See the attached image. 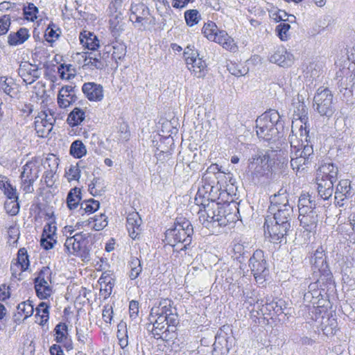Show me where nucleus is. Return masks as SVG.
<instances>
[{"instance_id":"1","label":"nucleus","mask_w":355,"mask_h":355,"mask_svg":"<svg viewBox=\"0 0 355 355\" xmlns=\"http://www.w3.org/2000/svg\"><path fill=\"white\" fill-rule=\"evenodd\" d=\"M282 117L276 110H269L256 120V132L258 137L266 141H275L279 139L283 128Z\"/></svg>"},{"instance_id":"2","label":"nucleus","mask_w":355,"mask_h":355,"mask_svg":"<svg viewBox=\"0 0 355 355\" xmlns=\"http://www.w3.org/2000/svg\"><path fill=\"white\" fill-rule=\"evenodd\" d=\"M299 219L301 226L307 232L315 231L323 207L309 194L302 195L298 200Z\"/></svg>"},{"instance_id":"3","label":"nucleus","mask_w":355,"mask_h":355,"mask_svg":"<svg viewBox=\"0 0 355 355\" xmlns=\"http://www.w3.org/2000/svg\"><path fill=\"white\" fill-rule=\"evenodd\" d=\"M193 232L190 221L184 218H177L174 227L166 231L165 239L172 246L181 243L182 246L180 250H186L191 243Z\"/></svg>"},{"instance_id":"4","label":"nucleus","mask_w":355,"mask_h":355,"mask_svg":"<svg viewBox=\"0 0 355 355\" xmlns=\"http://www.w3.org/2000/svg\"><path fill=\"white\" fill-rule=\"evenodd\" d=\"M338 168L333 164H326L319 168L317 173V189L318 195L323 200L331 197L334 183L338 179Z\"/></svg>"},{"instance_id":"5","label":"nucleus","mask_w":355,"mask_h":355,"mask_svg":"<svg viewBox=\"0 0 355 355\" xmlns=\"http://www.w3.org/2000/svg\"><path fill=\"white\" fill-rule=\"evenodd\" d=\"M312 262L313 273L318 278L315 282L309 284L308 291L311 292L317 299L321 295L318 284L331 281L332 275L322 252L317 250L312 257Z\"/></svg>"},{"instance_id":"6","label":"nucleus","mask_w":355,"mask_h":355,"mask_svg":"<svg viewBox=\"0 0 355 355\" xmlns=\"http://www.w3.org/2000/svg\"><path fill=\"white\" fill-rule=\"evenodd\" d=\"M354 196L350 182L348 180H341L336 186L334 199L336 206L344 207V209H340L337 216H340L343 211L345 215L349 213L354 205Z\"/></svg>"},{"instance_id":"7","label":"nucleus","mask_w":355,"mask_h":355,"mask_svg":"<svg viewBox=\"0 0 355 355\" xmlns=\"http://www.w3.org/2000/svg\"><path fill=\"white\" fill-rule=\"evenodd\" d=\"M313 109L322 116L331 117L336 109L334 96L328 88L320 87L313 97Z\"/></svg>"},{"instance_id":"8","label":"nucleus","mask_w":355,"mask_h":355,"mask_svg":"<svg viewBox=\"0 0 355 355\" xmlns=\"http://www.w3.org/2000/svg\"><path fill=\"white\" fill-rule=\"evenodd\" d=\"M272 164L269 154L259 151L248 159V173L253 180L259 179L270 171Z\"/></svg>"},{"instance_id":"9","label":"nucleus","mask_w":355,"mask_h":355,"mask_svg":"<svg viewBox=\"0 0 355 355\" xmlns=\"http://www.w3.org/2000/svg\"><path fill=\"white\" fill-rule=\"evenodd\" d=\"M264 232L270 241L273 243H286V236L291 229V223L275 222L268 216L265 219Z\"/></svg>"},{"instance_id":"10","label":"nucleus","mask_w":355,"mask_h":355,"mask_svg":"<svg viewBox=\"0 0 355 355\" xmlns=\"http://www.w3.org/2000/svg\"><path fill=\"white\" fill-rule=\"evenodd\" d=\"M184 57L188 69L197 78H203L207 73V64L205 60L199 58L198 52L193 46H188L184 49Z\"/></svg>"},{"instance_id":"11","label":"nucleus","mask_w":355,"mask_h":355,"mask_svg":"<svg viewBox=\"0 0 355 355\" xmlns=\"http://www.w3.org/2000/svg\"><path fill=\"white\" fill-rule=\"evenodd\" d=\"M51 273L49 267H43L35 279V288L40 299H46L51 295L52 289L49 284L51 282Z\"/></svg>"},{"instance_id":"12","label":"nucleus","mask_w":355,"mask_h":355,"mask_svg":"<svg viewBox=\"0 0 355 355\" xmlns=\"http://www.w3.org/2000/svg\"><path fill=\"white\" fill-rule=\"evenodd\" d=\"M249 267L257 281L264 279L268 273V268L262 250H257L254 252L249 260Z\"/></svg>"},{"instance_id":"13","label":"nucleus","mask_w":355,"mask_h":355,"mask_svg":"<svg viewBox=\"0 0 355 355\" xmlns=\"http://www.w3.org/2000/svg\"><path fill=\"white\" fill-rule=\"evenodd\" d=\"M54 113L47 110L39 113L35 118V129L39 137H47L53 129L55 122Z\"/></svg>"},{"instance_id":"14","label":"nucleus","mask_w":355,"mask_h":355,"mask_svg":"<svg viewBox=\"0 0 355 355\" xmlns=\"http://www.w3.org/2000/svg\"><path fill=\"white\" fill-rule=\"evenodd\" d=\"M307 117L306 116L300 117V123L304 124V127L301 124L300 127L298 130L300 132V140H299L297 134H294L293 125H292V135H289V142L291 144V152L294 151L295 150L302 147L304 145H306L305 142L308 143V137H309V130H307L306 120ZM297 123V121H295ZM295 122L293 121V125H294Z\"/></svg>"},{"instance_id":"15","label":"nucleus","mask_w":355,"mask_h":355,"mask_svg":"<svg viewBox=\"0 0 355 355\" xmlns=\"http://www.w3.org/2000/svg\"><path fill=\"white\" fill-rule=\"evenodd\" d=\"M271 63L276 64L282 67H289L294 62L293 55L288 52L283 46L277 47L268 57Z\"/></svg>"},{"instance_id":"16","label":"nucleus","mask_w":355,"mask_h":355,"mask_svg":"<svg viewBox=\"0 0 355 355\" xmlns=\"http://www.w3.org/2000/svg\"><path fill=\"white\" fill-rule=\"evenodd\" d=\"M130 19L135 23L144 25L147 23L150 15L148 8L143 3L132 4Z\"/></svg>"},{"instance_id":"17","label":"nucleus","mask_w":355,"mask_h":355,"mask_svg":"<svg viewBox=\"0 0 355 355\" xmlns=\"http://www.w3.org/2000/svg\"><path fill=\"white\" fill-rule=\"evenodd\" d=\"M82 91L90 101H101L104 96L103 86L94 82L84 83L82 87Z\"/></svg>"},{"instance_id":"18","label":"nucleus","mask_w":355,"mask_h":355,"mask_svg":"<svg viewBox=\"0 0 355 355\" xmlns=\"http://www.w3.org/2000/svg\"><path fill=\"white\" fill-rule=\"evenodd\" d=\"M18 74L26 85H31L40 76L39 70L28 62H22L18 69Z\"/></svg>"},{"instance_id":"19","label":"nucleus","mask_w":355,"mask_h":355,"mask_svg":"<svg viewBox=\"0 0 355 355\" xmlns=\"http://www.w3.org/2000/svg\"><path fill=\"white\" fill-rule=\"evenodd\" d=\"M126 222L130 236L132 239H138L141 232V225L142 222L139 214L137 212L130 213L127 216Z\"/></svg>"},{"instance_id":"20","label":"nucleus","mask_w":355,"mask_h":355,"mask_svg":"<svg viewBox=\"0 0 355 355\" xmlns=\"http://www.w3.org/2000/svg\"><path fill=\"white\" fill-rule=\"evenodd\" d=\"M215 219L217 226H226L236 220V215L230 212V205H219Z\"/></svg>"},{"instance_id":"21","label":"nucleus","mask_w":355,"mask_h":355,"mask_svg":"<svg viewBox=\"0 0 355 355\" xmlns=\"http://www.w3.org/2000/svg\"><path fill=\"white\" fill-rule=\"evenodd\" d=\"M273 214L272 217H270L275 222L284 224V223H290L293 216V209L291 205H286L285 207L275 209V210H269Z\"/></svg>"},{"instance_id":"22","label":"nucleus","mask_w":355,"mask_h":355,"mask_svg":"<svg viewBox=\"0 0 355 355\" xmlns=\"http://www.w3.org/2000/svg\"><path fill=\"white\" fill-rule=\"evenodd\" d=\"M209 189H210V191L213 189V186L211 184L208 183L202 185L201 188L198 189L194 199L196 205L202 207V209L211 205L212 202H214V200H210V194L208 193Z\"/></svg>"},{"instance_id":"23","label":"nucleus","mask_w":355,"mask_h":355,"mask_svg":"<svg viewBox=\"0 0 355 355\" xmlns=\"http://www.w3.org/2000/svg\"><path fill=\"white\" fill-rule=\"evenodd\" d=\"M74 87L67 85L62 87L58 95V103L62 108H66L75 101Z\"/></svg>"},{"instance_id":"24","label":"nucleus","mask_w":355,"mask_h":355,"mask_svg":"<svg viewBox=\"0 0 355 355\" xmlns=\"http://www.w3.org/2000/svg\"><path fill=\"white\" fill-rule=\"evenodd\" d=\"M64 229L67 234V239L64 245L65 251L69 254L76 256V246L79 241L78 237H80V232L73 235L74 230L71 226L65 227Z\"/></svg>"},{"instance_id":"25","label":"nucleus","mask_w":355,"mask_h":355,"mask_svg":"<svg viewBox=\"0 0 355 355\" xmlns=\"http://www.w3.org/2000/svg\"><path fill=\"white\" fill-rule=\"evenodd\" d=\"M88 237L87 234L80 232L79 241L76 246V256L81 257L83 261H89L90 258V250L87 246Z\"/></svg>"},{"instance_id":"26","label":"nucleus","mask_w":355,"mask_h":355,"mask_svg":"<svg viewBox=\"0 0 355 355\" xmlns=\"http://www.w3.org/2000/svg\"><path fill=\"white\" fill-rule=\"evenodd\" d=\"M312 159H306L302 157H297L291 155V166L292 168L296 172V175L301 176L304 175L306 172L308 165L311 163Z\"/></svg>"},{"instance_id":"27","label":"nucleus","mask_w":355,"mask_h":355,"mask_svg":"<svg viewBox=\"0 0 355 355\" xmlns=\"http://www.w3.org/2000/svg\"><path fill=\"white\" fill-rule=\"evenodd\" d=\"M83 67L94 70L103 69L106 64L103 58H96L94 53H85Z\"/></svg>"},{"instance_id":"28","label":"nucleus","mask_w":355,"mask_h":355,"mask_svg":"<svg viewBox=\"0 0 355 355\" xmlns=\"http://www.w3.org/2000/svg\"><path fill=\"white\" fill-rule=\"evenodd\" d=\"M79 37L81 44L89 50L95 51L99 47V41L92 33L84 31Z\"/></svg>"},{"instance_id":"29","label":"nucleus","mask_w":355,"mask_h":355,"mask_svg":"<svg viewBox=\"0 0 355 355\" xmlns=\"http://www.w3.org/2000/svg\"><path fill=\"white\" fill-rule=\"evenodd\" d=\"M172 307V302L168 299H163L159 302V306H154L150 311V318H155L157 315H167L169 313L175 311Z\"/></svg>"},{"instance_id":"30","label":"nucleus","mask_w":355,"mask_h":355,"mask_svg":"<svg viewBox=\"0 0 355 355\" xmlns=\"http://www.w3.org/2000/svg\"><path fill=\"white\" fill-rule=\"evenodd\" d=\"M213 41L231 51H235L236 48L234 40L224 31H219L217 35H215V37H214Z\"/></svg>"},{"instance_id":"31","label":"nucleus","mask_w":355,"mask_h":355,"mask_svg":"<svg viewBox=\"0 0 355 355\" xmlns=\"http://www.w3.org/2000/svg\"><path fill=\"white\" fill-rule=\"evenodd\" d=\"M282 191V190H280L277 194H275L270 197L269 210H275V209L285 207L286 205H291L286 191L281 192Z\"/></svg>"},{"instance_id":"32","label":"nucleus","mask_w":355,"mask_h":355,"mask_svg":"<svg viewBox=\"0 0 355 355\" xmlns=\"http://www.w3.org/2000/svg\"><path fill=\"white\" fill-rule=\"evenodd\" d=\"M0 87L5 94L13 98L19 92L17 85L15 83L12 78H8L6 77L0 78Z\"/></svg>"},{"instance_id":"33","label":"nucleus","mask_w":355,"mask_h":355,"mask_svg":"<svg viewBox=\"0 0 355 355\" xmlns=\"http://www.w3.org/2000/svg\"><path fill=\"white\" fill-rule=\"evenodd\" d=\"M28 31L26 28H21L17 32L10 33L8 36V43L12 46L23 44L29 37Z\"/></svg>"},{"instance_id":"34","label":"nucleus","mask_w":355,"mask_h":355,"mask_svg":"<svg viewBox=\"0 0 355 355\" xmlns=\"http://www.w3.org/2000/svg\"><path fill=\"white\" fill-rule=\"evenodd\" d=\"M124 24L121 15H116L110 19V28L113 37L117 38L121 35Z\"/></svg>"},{"instance_id":"35","label":"nucleus","mask_w":355,"mask_h":355,"mask_svg":"<svg viewBox=\"0 0 355 355\" xmlns=\"http://www.w3.org/2000/svg\"><path fill=\"white\" fill-rule=\"evenodd\" d=\"M106 184L105 180L100 177L94 178L89 184V193L94 196H101L105 191Z\"/></svg>"},{"instance_id":"36","label":"nucleus","mask_w":355,"mask_h":355,"mask_svg":"<svg viewBox=\"0 0 355 355\" xmlns=\"http://www.w3.org/2000/svg\"><path fill=\"white\" fill-rule=\"evenodd\" d=\"M39 170L35 163L33 162H28L23 166V171L21 173L20 178H26L31 179L32 182H35L39 177Z\"/></svg>"},{"instance_id":"37","label":"nucleus","mask_w":355,"mask_h":355,"mask_svg":"<svg viewBox=\"0 0 355 355\" xmlns=\"http://www.w3.org/2000/svg\"><path fill=\"white\" fill-rule=\"evenodd\" d=\"M100 207V202L93 198L83 200L80 203L79 211L82 215L84 214H91L97 211Z\"/></svg>"},{"instance_id":"38","label":"nucleus","mask_w":355,"mask_h":355,"mask_svg":"<svg viewBox=\"0 0 355 355\" xmlns=\"http://www.w3.org/2000/svg\"><path fill=\"white\" fill-rule=\"evenodd\" d=\"M130 131L128 126L126 123H121L118 128L117 130L112 134L113 139L116 140L118 142L126 141L130 139Z\"/></svg>"},{"instance_id":"39","label":"nucleus","mask_w":355,"mask_h":355,"mask_svg":"<svg viewBox=\"0 0 355 355\" xmlns=\"http://www.w3.org/2000/svg\"><path fill=\"white\" fill-rule=\"evenodd\" d=\"M15 263L17 264V268H20V272H24L28 269L30 263L27 250L24 248L19 250L17 258Z\"/></svg>"},{"instance_id":"40","label":"nucleus","mask_w":355,"mask_h":355,"mask_svg":"<svg viewBox=\"0 0 355 355\" xmlns=\"http://www.w3.org/2000/svg\"><path fill=\"white\" fill-rule=\"evenodd\" d=\"M111 48L112 49V58L117 62V60H122L126 53V46L123 43L116 41L112 43Z\"/></svg>"},{"instance_id":"41","label":"nucleus","mask_w":355,"mask_h":355,"mask_svg":"<svg viewBox=\"0 0 355 355\" xmlns=\"http://www.w3.org/2000/svg\"><path fill=\"white\" fill-rule=\"evenodd\" d=\"M80 191L76 187L69 191L67 198V207L69 209H73L77 207L80 200Z\"/></svg>"},{"instance_id":"42","label":"nucleus","mask_w":355,"mask_h":355,"mask_svg":"<svg viewBox=\"0 0 355 355\" xmlns=\"http://www.w3.org/2000/svg\"><path fill=\"white\" fill-rule=\"evenodd\" d=\"M87 153V149L80 140L74 141L70 146V154L75 158H81Z\"/></svg>"},{"instance_id":"43","label":"nucleus","mask_w":355,"mask_h":355,"mask_svg":"<svg viewBox=\"0 0 355 355\" xmlns=\"http://www.w3.org/2000/svg\"><path fill=\"white\" fill-rule=\"evenodd\" d=\"M85 119V112L78 107L74 108L69 114L67 118L68 123L75 126L80 124Z\"/></svg>"},{"instance_id":"44","label":"nucleus","mask_w":355,"mask_h":355,"mask_svg":"<svg viewBox=\"0 0 355 355\" xmlns=\"http://www.w3.org/2000/svg\"><path fill=\"white\" fill-rule=\"evenodd\" d=\"M129 266L130 268L129 277L132 280L137 279L142 271L140 260L137 257H132L129 262Z\"/></svg>"},{"instance_id":"45","label":"nucleus","mask_w":355,"mask_h":355,"mask_svg":"<svg viewBox=\"0 0 355 355\" xmlns=\"http://www.w3.org/2000/svg\"><path fill=\"white\" fill-rule=\"evenodd\" d=\"M60 77L62 79L70 80L76 76V69L71 64H60L58 68Z\"/></svg>"},{"instance_id":"46","label":"nucleus","mask_w":355,"mask_h":355,"mask_svg":"<svg viewBox=\"0 0 355 355\" xmlns=\"http://www.w3.org/2000/svg\"><path fill=\"white\" fill-rule=\"evenodd\" d=\"M291 155L306 159H312L313 155V146L307 143L302 147L291 152Z\"/></svg>"},{"instance_id":"47","label":"nucleus","mask_w":355,"mask_h":355,"mask_svg":"<svg viewBox=\"0 0 355 355\" xmlns=\"http://www.w3.org/2000/svg\"><path fill=\"white\" fill-rule=\"evenodd\" d=\"M55 341L57 343H63L67 338V326L65 323H58L55 329Z\"/></svg>"},{"instance_id":"48","label":"nucleus","mask_w":355,"mask_h":355,"mask_svg":"<svg viewBox=\"0 0 355 355\" xmlns=\"http://www.w3.org/2000/svg\"><path fill=\"white\" fill-rule=\"evenodd\" d=\"M184 18L186 23L189 26L197 24L201 19L199 12L196 9L188 10L184 12Z\"/></svg>"},{"instance_id":"49","label":"nucleus","mask_w":355,"mask_h":355,"mask_svg":"<svg viewBox=\"0 0 355 355\" xmlns=\"http://www.w3.org/2000/svg\"><path fill=\"white\" fill-rule=\"evenodd\" d=\"M18 313L21 315H24V319H26L33 315L34 312L33 306L31 301L22 302L17 306Z\"/></svg>"},{"instance_id":"50","label":"nucleus","mask_w":355,"mask_h":355,"mask_svg":"<svg viewBox=\"0 0 355 355\" xmlns=\"http://www.w3.org/2000/svg\"><path fill=\"white\" fill-rule=\"evenodd\" d=\"M36 318H40L38 322L40 324L43 325L49 319V306L44 303H40L36 308Z\"/></svg>"},{"instance_id":"51","label":"nucleus","mask_w":355,"mask_h":355,"mask_svg":"<svg viewBox=\"0 0 355 355\" xmlns=\"http://www.w3.org/2000/svg\"><path fill=\"white\" fill-rule=\"evenodd\" d=\"M21 10H23L24 17L27 20L34 21L37 18V13L38 12V8L32 3H28V6L21 7Z\"/></svg>"},{"instance_id":"52","label":"nucleus","mask_w":355,"mask_h":355,"mask_svg":"<svg viewBox=\"0 0 355 355\" xmlns=\"http://www.w3.org/2000/svg\"><path fill=\"white\" fill-rule=\"evenodd\" d=\"M202 33L209 40L213 41L215 35L219 31L214 22L205 24L202 28Z\"/></svg>"},{"instance_id":"53","label":"nucleus","mask_w":355,"mask_h":355,"mask_svg":"<svg viewBox=\"0 0 355 355\" xmlns=\"http://www.w3.org/2000/svg\"><path fill=\"white\" fill-rule=\"evenodd\" d=\"M90 220H92L94 223L93 229L96 231H100L107 225V217L103 214L91 218L89 219V223H91Z\"/></svg>"},{"instance_id":"54","label":"nucleus","mask_w":355,"mask_h":355,"mask_svg":"<svg viewBox=\"0 0 355 355\" xmlns=\"http://www.w3.org/2000/svg\"><path fill=\"white\" fill-rule=\"evenodd\" d=\"M198 214L200 222L207 228H209L211 226L216 225V219L214 218V216H211L207 213H204L202 208H200L198 210Z\"/></svg>"},{"instance_id":"55","label":"nucleus","mask_w":355,"mask_h":355,"mask_svg":"<svg viewBox=\"0 0 355 355\" xmlns=\"http://www.w3.org/2000/svg\"><path fill=\"white\" fill-rule=\"evenodd\" d=\"M291 28L290 24L283 22L276 27V31L281 40L286 41L288 38V31Z\"/></svg>"},{"instance_id":"56","label":"nucleus","mask_w":355,"mask_h":355,"mask_svg":"<svg viewBox=\"0 0 355 355\" xmlns=\"http://www.w3.org/2000/svg\"><path fill=\"white\" fill-rule=\"evenodd\" d=\"M65 177L71 182L78 180L80 177V170L78 165H71L65 172Z\"/></svg>"},{"instance_id":"57","label":"nucleus","mask_w":355,"mask_h":355,"mask_svg":"<svg viewBox=\"0 0 355 355\" xmlns=\"http://www.w3.org/2000/svg\"><path fill=\"white\" fill-rule=\"evenodd\" d=\"M5 209L9 214L15 216L18 214L19 210V205L17 200H11L5 202Z\"/></svg>"},{"instance_id":"58","label":"nucleus","mask_w":355,"mask_h":355,"mask_svg":"<svg viewBox=\"0 0 355 355\" xmlns=\"http://www.w3.org/2000/svg\"><path fill=\"white\" fill-rule=\"evenodd\" d=\"M3 189H4V194L9 200H10V201L18 200L16 189L14 188L10 183H6Z\"/></svg>"},{"instance_id":"59","label":"nucleus","mask_w":355,"mask_h":355,"mask_svg":"<svg viewBox=\"0 0 355 355\" xmlns=\"http://www.w3.org/2000/svg\"><path fill=\"white\" fill-rule=\"evenodd\" d=\"M10 25V18L8 15H3L0 18V35L6 34Z\"/></svg>"},{"instance_id":"60","label":"nucleus","mask_w":355,"mask_h":355,"mask_svg":"<svg viewBox=\"0 0 355 355\" xmlns=\"http://www.w3.org/2000/svg\"><path fill=\"white\" fill-rule=\"evenodd\" d=\"M166 325H167L166 323H161V324H159V326L157 327V328L153 327L151 331H152V334L153 335L154 338H156L157 339L161 338L162 334L165 333L166 331H169L168 326L166 327Z\"/></svg>"},{"instance_id":"61","label":"nucleus","mask_w":355,"mask_h":355,"mask_svg":"<svg viewBox=\"0 0 355 355\" xmlns=\"http://www.w3.org/2000/svg\"><path fill=\"white\" fill-rule=\"evenodd\" d=\"M56 243V241L53 237L47 238L46 236L42 235L40 240V244L45 250L52 249L54 244Z\"/></svg>"},{"instance_id":"62","label":"nucleus","mask_w":355,"mask_h":355,"mask_svg":"<svg viewBox=\"0 0 355 355\" xmlns=\"http://www.w3.org/2000/svg\"><path fill=\"white\" fill-rule=\"evenodd\" d=\"M113 309L110 304L104 306L102 313L103 320L107 323H110L112 319Z\"/></svg>"},{"instance_id":"63","label":"nucleus","mask_w":355,"mask_h":355,"mask_svg":"<svg viewBox=\"0 0 355 355\" xmlns=\"http://www.w3.org/2000/svg\"><path fill=\"white\" fill-rule=\"evenodd\" d=\"M166 324H167V326L168 327H175L178 322H179V320H178V315L176 313V311H173L172 313H169L166 317Z\"/></svg>"},{"instance_id":"64","label":"nucleus","mask_w":355,"mask_h":355,"mask_svg":"<svg viewBox=\"0 0 355 355\" xmlns=\"http://www.w3.org/2000/svg\"><path fill=\"white\" fill-rule=\"evenodd\" d=\"M21 187L26 193H33L34 191L33 184L35 182H32L31 179L26 178H21Z\"/></svg>"}]
</instances>
